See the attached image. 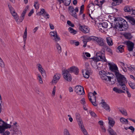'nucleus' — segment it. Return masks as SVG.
<instances>
[{
  "instance_id": "obj_1",
  "label": "nucleus",
  "mask_w": 135,
  "mask_h": 135,
  "mask_svg": "<svg viewBox=\"0 0 135 135\" xmlns=\"http://www.w3.org/2000/svg\"><path fill=\"white\" fill-rule=\"evenodd\" d=\"M114 25L117 28H119L120 31H125L128 28V25L127 22L124 19L119 18L114 22Z\"/></svg>"
},
{
  "instance_id": "obj_2",
  "label": "nucleus",
  "mask_w": 135,
  "mask_h": 135,
  "mask_svg": "<svg viewBox=\"0 0 135 135\" xmlns=\"http://www.w3.org/2000/svg\"><path fill=\"white\" fill-rule=\"evenodd\" d=\"M11 125L8 124L0 119V134L2 135H9L10 132L8 130L5 131V130L11 127Z\"/></svg>"
},
{
  "instance_id": "obj_3",
  "label": "nucleus",
  "mask_w": 135,
  "mask_h": 135,
  "mask_svg": "<svg viewBox=\"0 0 135 135\" xmlns=\"http://www.w3.org/2000/svg\"><path fill=\"white\" fill-rule=\"evenodd\" d=\"M108 124L109 125L108 131L111 135H117L116 133L111 128L114 126L115 122L113 118L110 117H108Z\"/></svg>"
},
{
  "instance_id": "obj_4",
  "label": "nucleus",
  "mask_w": 135,
  "mask_h": 135,
  "mask_svg": "<svg viewBox=\"0 0 135 135\" xmlns=\"http://www.w3.org/2000/svg\"><path fill=\"white\" fill-rule=\"evenodd\" d=\"M85 72L84 70H82V72L84 77L86 78H88L89 77V75L91 74L92 72L89 64L88 62H85Z\"/></svg>"
},
{
  "instance_id": "obj_5",
  "label": "nucleus",
  "mask_w": 135,
  "mask_h": 135,
  "mask_svg": "<svg viewBox=\"0 0 135 135\" xmlns=\"http://www.w3.org/2000/svg\"><path fill=\"white\" fill-rule=\"evenodd\" d=\"M115 75L117 77V81L119 84H123L124 83H127V81L124 76L119 73V72H115Z\"/></svg>"
},
{
  "instance_id": "obj_6",
  "label": "nucleus",
  "mask_w": 135,
  "mask_h": 135,
  "mask_svg": "<svg viewBox=\"0 0 135 135\" xmlns=\"http://www.w3.org/2000/svg\"><path fill=\"white\" fill-rule=\"evenodd\" d=\"M95 61L97 62L101 61L103 62H106L107 60L106 59L104 54L102 53L101 52H99L97 53L96 57L94 59Z\"/></svg>"
},
{
  "instance_id": "obj_7",
  "label": "nucleus",
  "mask_w": 135,
  "mask_h": 135,
  "mask_svg": "<svg viewBox=\"0 0 135 135\" xmlns=\"http://www.w3.org/2000/svg\"><path fill=\"white\" fill-rule=\"evenodd\" d=\"M62 73V75L64 78L68 81H70L72 79L69 71L67 70H64Z\"/></svg>"
},
{
  "instance_id": "obj_8",
  "label": "nucleus",
  "mask_w": 135,
  "mask_h": 135,
  "mask_svg": "<svg viewBox=\"0 0 135 135\" xmlns=\"http://www.w3.org/2000/svg\"><path fill=\"white\" fill-rule=\"evenodd\" d=\"M74 91L79 95H83L85 93L83 87L79 85H77L75 87Z\"/></svg>"
},
{
  "instance_id": "obj_9",
  "label": "nucleus",
  "mask_w": 135,
  "mask_h": 135,
  "mask_svg": "<svg viewBox=\"0 0 135 135\" xmlns=\"http://www.w3.org/2000/svg\"><path fill=\"white\" fill-rule=\"evenodd\" d=\"M69 9L71 15L74 17L77 18L76 12H78L79 11L78 8L76 7L75 9L73 7L70 6L69 7Z\"/></svg>"
},
{
  "instance_id": "obj_10",
  "label": "nucleus",
  "mask_w": 135,
  "mask_h": 135,
  "mask_svg": "<svg viewBox=\"0 0 135 135\" xmlns=\"http://www.w3.org/2000/svg\"><path fill=\"white\" fill-rule=\"evenodd\" d=\"M100 78L104 81H106L109 76H108L107 73L104 70L100 71L99 73Z\"/></svg>"
},
{
  "instance_id": "obj_11",
  "label": "nucleus",
  "mask_w": 135,
  "mask_h": 135,
  "mask_svg": "<svg viewBox=\"0 0 135 135\" xmlns=\"http://www.w3.org/2000/svg\"><path fill=\"white\" fill-rule=\"evenodd\" d=\"M88 97L90 101L92 104L94 106H96L97 105V104L95 103L96 101L95 96L93 95L92 93H89L88 94Z\"/></svg>"
},
{
  "instance_id": "obj_12",
  "label": "nucleus",
  "mask_w": 135,
  "mask_h": 135,
  "mask_svg": "<svg viewBox=\"0 0 135 135\" xmlns=\"http://www.w3.org/2000/svg\"><path fill=\"white\" fill-rule=\"evenodd\" d=\"M108 65L109 67V68L111 71L114 72L115 74V72H118V68L116 65L114 64H112L110 63H108Z\"/></svg>"
},
{
  "instance_id": "obj_13",
  "label": "nucleus",
  "mask_w": 135,
  "mask_h": 135,
  "mask_svg": "<svg viewBox=\"0 0 135 135\" xmlns=\"http://www.w3.org/2000/svg\"><path fill=\"white\" fill-rule=\"evenodd\" d=\"M61 74H55L53 77L51 83L52 84H56L59 81L61 77Z\"/></svg>"
},
{
  "instance_id": "obj_14",
  "label": "nucleus",
  "mask_w": 135,
  "mask_h": 135,
  "mask_svg": "<svg viewBox=\"0 0 135 135\" xmlns=\"http://www.w3.org/2000/svg\"><path fill=\"white\" fill-rule=\"evenodd\" d=\"M95 41L100 46H104L105 45L104 40L101 37H97Z\"/></svg>"
},
{
  "instance_id": "obj_15",
  "label": "nucleus",
  "mask_w": 135,
  "mask_h": 135,
  "mask_svg": "<svg viewBox=\"0 0 135 135\" xmlns=\"http://www.w3.org/2000/svg\"><path fill=\"white\" fill-rule=\"evenodd\" d=\"M79 30L82 31L83 33H86L89 32L90 29L87 26L83 27L80 24H79Z\"/></svg>"
},
{
  "instance_id": "obj_16",
  "label": "nucleus",
  "mask_w": 135,
  "mask_h": 135,
  "mask_svg": "<svg viewBox=\"0 0 135 135\" xmlns=\"http://www.w3.org/2000/svg\"><path fill=\"white\" fill-rule=\"evenodd\" d=\"M11 14L17 24L22 21L23 19L22 18L21 19H20V18H19L18 16L15 11L11 13Z\"/></svg>"
},
{
  "instance_id": "obj_17",
  "label": "nucleus",
  "mask_w": 135,
  "mask_h": 135,
  "mask_svg": "<svg viewBox=\"0 0 135 135\" xmlns=\"http://www.w3.org/2000/svg\"><path fill=\"white\" fill-rule=\"evenodd\" d=\"M70 73L74 72L76 75H78L79 73V69L78 68L75 66H73L70 67L68 70Z\"/></svg>"
},
{
  "instance_id": "obj_18",
  "label": "nucleus",
  "mask_w": 135,
  "mask_h": 135,
  "mask_svg": "<svg viewBox=\"0 0 135 135\" xmlns=\"http://www.w3.org/2000/svg\"><path fill=\"white\" fill-rule=\"evenodd\" d=\"M126 44L127 45L128 50L129 51H132L133 49L134 44L130 41H128L127 42Z\"/></svg>"
},
{
  "instance_id": "obj_19",
  "label": "nucleus",
  "mask_w": 135,
  "mask_h": 135,
  "mask_svg": "<svg viewBox=\"0 0 135 135\" xmlns=\"http://www.w3.org/2000/svg\"><path fill=\"white\" fill-rule=\"evenodd\" d=\"M37 66L38 67L39 71L41 73L42 75L43 76L44 75H45V70L42 68L41 65L40 64H38L37 65Z\"/></svg>"
},
{
  "instance_id": "obj_20",
  "label": "nucleus",
  "mask_w": 135,
  "mask_h": 135,
  "mask_svg": "<svg viewBox=\"0 0 135 135\" xmlns=\"http://www.w3.org/2000/svg\"><path fill=\"white\" fill-rule=\"evenodd\" d=\"M127 19L128 20L129 22L132 25H135V20L134 18L132 17L127 16Z\"/></svg>"
},
{
  "instance_id": "obj_21",
  "label": "nucleus",
  "mask_w": 135,
  "mask_h": 135,
  "mask_svg": "<svg viewBox=\"0 0 135 135\" xmlns=\"http://www.w3.org/2000/svg\"><path fill=\"white\" fill-rule=\"evenodd\" d=\"M113 1L112 3L113 6H117L119 5L123 2L122 0H112Z\"/></svg>"
},
{
  "instance_id": "obj_22",
  "label": "nucleus",
  "mask_w": 135,
  "mask_h": 135,
  "mask_svg": "<svg viewBox=\"0 0 135 135\" xmlns=\"http://www.w3.org/2000/svg\"><path fill=\"white\" fill-rule=\"evenodd\" d=\"M124 46L122 45H120L116 49V51L118 52L122 53L124 51Z\"/></svg>"
},
{
  "instance_id": "obj_23",
  "label": "nucleus",
  "mask_w": 135,
  "mask_h": 135,
  "mask_svg": "<svg viewBox=\"0 0 135 135\" xmlns=\"http://www.w3.org/2000/svg\"><path fill=\"white\" fill-rule=\"evenodd\" d=\"M28 6H27L26 7L21 14V16L20 18V19H21L22 18L23 19L22 21L23 20L25 14L26 13V11L28 10Z\"/></svg>"
},
{
  "instance_id": "obj_24",
  "label": "nucleus",
  "mask_w": 135,
  "mask_h": 135,
  "mask_svg": "<svg viewBox=\"0 0 135 135\" xmlns=\"http://www.w3.org/2000/svg\"><path fill=\"white\" fill-rule=\"evenodd\" d=\"M120 122L123 124H127L128 121L127 119L123 117L120 118Z\"/></svg>"
},
{
  "instance_id": "obj_25",
  "label": "nucleus",
  "mask_w": 135,
  "mask_h": 135,
  "mask_svg": "<svg viewBox=\"0 0 135 135\" xmlns=\"http://www.w3.org/2000/svg\"><path fill=\"white\" fill-rule=\"evenodd\" d=\"M107 42L108 45L109 46H111L113 45V43L112 39L109 37H107Z\"/></svg>"
},
{
  "instance_id": "obj_26",
  "label": "nucleus",
  "mask_w": 135,
  "mask_h": 135,
  "mask_svg": "<svg viewBox=\"0 0 135 135\" xmlns=\"http://www.w3.org/2000/svg\"><path fill=\"white\" fill-rule=\"evenodd\" d=\"M108 80H109V82L111 83V84H113L115 83L116 81V80L114 77H111L110 76H109L108 78Z\"/></svg>"
},
{
  "instance_id": "obj_27",
  "label": "nucleus",
  "mask_w": 135,
  "mask_h": 135,
  "mask_svg": "<svg viewBox=\"0 0 135 135\" xmlns=\"http://www.w3.org/2000/svg\"><path fill=\"white\" fill-rule=\"evenodd\" d=\"M124 36L125 37L128 39H131L132 37L131 34L129 33H126L124 34Z\"/></svg>"
},
{
  "instance_id": "obj_28",
  "label": "nucleus",
  "mask_w": 135,
  "mask_h": 135,
  "mask_svg": "<svg viewBox=\"0 0 135 135\" xmlns=\"http://www.w3.org/2000/svg\"><path fill=\"white\" fill-rule=\"evenodd\" d=\"M132 10V8L128 6H126L124 8V10L125 12H130Z\"/></svg>"
},
{
  "instance_id": "obj_29",
  "label": "nucleus",
  "mask_w": 135,
  "mask_h": 135,
  "mask_svg": "<svg viewBox=\"0 0 135 135\" xmlns=\"http://www.w3.org/2000/svg\"><path fill=\"white\" fill-rule=\"evenodd\" d=\"M97 37L95 36H91L89 37H88L87 38V41H95Z\"/></svg>"
},
{
  "instance_id": "obj_30",
  "label": "nucleus",
  "mask_w": 135,
  "mask_h": 135,
  "mask_svg": "<svg viewBox=\"0 0 135 135\" xmlns=\"http://www.w3.org/2000/svg\"><path fill=\"white\" fill-rule=\"evenodd\" d=\"M56 48L57 50V52L58 53H60L61 51V48L60 45L57 43L56 45Z\"/></svg>"
},
{
  "instance_id": "obj_31",
  "label": "nucleus",
  "mask_w": 135,
  "mask_h": 135,
  "mask_svg": "<svg viewBox=\"0 0 135 135\" xmlns=\"http://www.w3.org/2000/svg\"><path fill=\"white\" fill-rule=\"evenodd\" d=\"M37 75V79L38 80V82L41 84H42L43 83V81L42 80V77L39 74H38Z\"/></svg>"
},
{
  "instance_id": "obj_32",
  "label": "nucleus",
  "mask_w": 135,
  "mask_h": 135,
  "mask_svg": "<svg viewBox=\"0 0 135 135\" xmlns=\"http://www.w3.org/2000/svg\"><path fill=\"white\" fill-rule=\"evenodd\" d=\"M119 110L123 115L125 116L127 115V113L126 110L125 109H119Z\"/></svg>"
},
{
  "instance_id": "obj_33",
  "label": "nucleus",
  "mask_w": 135,
  "mask_h": 135,
  "mask_svg": "<svg viewBox=\"0 0 135 135\" xmlns=\"http://www.w3.org/2000/svg\"><path fill=\"white\" fill-rule=\"evenodd\" d=\"M68 30L73 35L75 34L76 33V31L75 30H74L71 27L69 28Z\"/></svg>"
},
{
  "instance_id": "obj_34",
  "label": "nucleus",
  "mask_w": 135,
  "mask_h": 135,
  "mask_svg": "<svg viewBox=\"0 0 135 135\" xmlns=\"http://www.w3.org/2000/svg\"><path fill=\"white\" fill-rule=\"evenodd\" d=\"M102 107L105 109V110H107L108 112H110V109L109 107V106L107 104H105V105H103Z\"/></svg>"
},
{
  "instance_id": "obj_35",
  "label": "nucleus",
  "mask_w": 135,
  "mask_h": 135,
  "mask_svg": "<svg viewBox=\"0 0 135 135\" xmlns=\"http://www.w3.org/2000/svg\"><path fill=\"white\" fill-rule=\"evenodd\" d=\"M100 27L102 26V28H106L107 27L108 25L107 22H104L102 23L101 25H100Z\"/></svg>"
},
{
  "instance_id": "obj_36",
  "label": "nucleus",
  "mask_w": 135,
  "mask_h": 135,
  "mask_svg": "<svg viewBox=\"0 0 135 135\" xmlns=\"http://www.w3.org/2000/svg\"><path fill=\"white\" fill-rule=\"evenodd\" d=\"M39 4L38 1H36L34 3V6L35 8L37 9H38L39 8Z\"/></svg>"
},
{
  "instance_id": "obj_37",
  "label": "nucleus",
  "mask_w": 135,
  "mask_h": 135,
  "mask_svg": "<svg viewBox=\"0 0 135 135\" xmlns=\"http://www.w3.org/2000/svg\"><path fill=\"white\" fill-rule=\"evenodd\" d=\"M81 130L84 135H89L86 130L84 128V126L80 128Z\"/></svg>"
},
{
  "instance_id": "obj_38",
  "label": "nucleus",
  "mask_w": 135,
  "mask_h": 135,
  "mask_svg": "<svg viewBox=\"0 0 135 135\" xmlns=\"http://www.w3.org/2000/svg\"><path fill=\"white\" fill-rule=\"evenodd\" d=\"M77 121L80 128L84 126L83 123V122L81 119H80L79 120H78Z\"/></svg>"
},
{
  "instance_id": "obj_39",
  "label": "nucleus",
  "mask_w": 135,
  "mask_h": 135,
  "mask_svg": "<svg viewBox=\"0 0 135 135\" xmlns=\"http://www.w3.org/2000/svg\"><path fill=\"white\" fill-rule=\"evenodd\" d=\"M53 40L55 42H58L60 40V37L57 35L53 38Z\"/></svg>"
},
{
  "instance_id": "obj_40",
  "label": "nucleus",
  "mask_w": 135,
  "mask_h": 135,
  "mask_svg": "<svg viewBox=\"0 0 135 135\" xmlns=\"http://www.w3.org/2000/svg\"><path fill=\"white\" fill-rule=\"evenodd\" d=\"M104 47H105V48L106 49V51L109 52L110 54L112 55L113 54L112 51L111 49L110 48L108 47L107 46L105 45L104 46Z\"/></svg>"
},
{
  "instance_id": "obj_41",
  "label": "nucleus",
  "mask_w": 135,
  "mask_h": 135,
  "mask_svg": "<svg viewBox=\"0 0 135 135\" xmlns=\"http://www.w3.org/2000/svg\"><path fill=\"white\" fill-rule=\"evenodd\" d=\"M8 7L11 13L15 11L13 7L9 4H8Z\"/></svg>"
},
{
  "instance_id": "obj_42",
  "label": "nucleus",
  "mask_w": 135,
  "mask_h": 135,
  "mask_svg": "<svg viewBox=\"0 0 135 135\" xmlns=\"http://www.w3.org/2000/svg\"><path fill=\"white\" fill-rule=\"evenodd\" d=\"M126 83H124L123 84L122 83V84H119V85H120L122 87V88L124 90H126V91L127 89H128L127 87H126V86L125 85V84Z\"/></svg>"
},
{
  "instance_id": "obj_43",
  "label": "nucleus",
  "mask_w": 135,
  "mask_h": 135,
  "mask_svg": "<svg viewBox=\"0 0 135 135\" xmlns=\"http://www.w3.org/2000/svg\"><path fill=\"white\" fill-rule=\"evenodd\" d=\"M17 126H11V129L14 132H16L18 129L17 127Z\"/></svg>"
},
{
  "instance_id": "obj_44",
  "label": "nucleus",
  "mask_w": 135,
  "mask_h": 135,
  "mask_svg": "<svg viewBox=\"0 0 135 135\" xmlns=\"http://www.w3.org/2000/svg\"><path fill=\"white\" fill-rule=\"evenodd\" d=\"M64 135H70L68 130L66 128H65L64 131Z\"/></svg>"
},
{
  "instance_id": "obj_45",
  "label": "nucleus",
  "mask_w": 135,
  "mask_h": 135,
  "mask_svg": "<svg viewBox=\"0 0 135 135\" xmlns=\"http://www.w3.org/2000/svg\"><path fill=\"white\" fill-rule=\"evenodd\" d=\"M50 35L53 37V38L57 35V32L55 31L50 32Z\"/></svg>"
},
{
  "instance_id": "obj_46",
  "label": "nucleus",
  "mask_w": 135,
  "mask_h": 135,
  "mask_svg": "<svg viewBox=\"0 0 135 135\" xmlns=\"http://www.w3.org/2000/svg\"><path fill=\"white\" fill-rule=\"evenodd\" d=\"M75 117L77 120L81 119L80 114L78 113H75Z\"/></svg>"
},
{
  "instance_id": "obj_47",
  "label": "nucleus",
  "mask_w": 135,
  "mask_h": 135,
  "mask_svg": "<svg viewBox=\"0 0 135 135\" xmlns=\"http://www.w3.org/2000/svg\"><path fill=\"white\" fill-rule=\"evenodd\" d=\"M71 0H64V4L66 6H68L70 4Z\"/></svg>"
},
{
  "instance_id": "obj_48",
  "label": "nucleus",
  "mask_w": 135,
  "mask_h": 135,
  "mask_svg": "<svg viewBox=\"0 0 135 135\" xmlns=\"http://www.w3.org/2000/svg\"><path fill=\"white\" fill-rule=\"evenodd\" d=\"M45 12V9H41L40 12H39L37 14L39 15H43Z\"/></svg>"
},
{
  "instance_id": "obj_49",
  "label": "nucleus",
  "mask_w": 135,
  "mask_h": 135,
  "mask_svg": "<svg viewBox=\"0 0 135 135\" xmlns=\"http://www.w3.org/2000/svg\"><path fill=\"white\" fill-rule=\"evenodd\" d=\"M0 66L2 68H3L4 66V64L2 60L0 57Z\"/></svg>"
},
{
  "instance_id": "obj_50",
  "label": "nucleus",
  "mask_w": 135,
  "mask_h": 135,
  "mask_svg": "<svg viewBox=\"0 0 135 135\" xmlns=\"http://www.w3.org/2000/svg\"><path fill=\"white\" fill-rule=\"evenodd\" d=\"M129 85L130 87L133 89H134L135 88V84L132 83H129Z\"/></svg>"
},
{
  "instance_id": "obj_51",
  "label": "nucleus",
  "mask_w": 135,
  "mask_h": 135,
  "mask_svg": "<svg viewBox=\"0 0 135 135\" xmlns=\"http://www.w3.org/2000/svg\"><path fill=\"white\" fill-rule=\"evenodd\" d=\"M83 42L84 43V45H83V47H85L86 46L87 44V42L88 41H87V39H84L83 40Z\"/></svg>"
},
{
  "instance_id": "obj_52",
  "label": "nucleus",
  "mask_w": 135,
  "mask_h": 135,
  "mask_svg": "<svg viewBox=\"0 0 135 135\" xmlns=\"http://www.w3.org/2000/svg\"><path fill=\"white\" fill-rule=\"evenodd\" d=\"M27 34H25L24 33L23 36V41L24 42L25 44L26 43V41L27 39Z\"/></svg>"
},
{
  "instance_id": "obj_53",
  "label": "nucleus",
  "mask_w": 135,
  "mask_h": 135,
  "mask_svg": "<svg viewBox=\"0 0 135 135\" xmlns=\"http://www.w3.org/2000/svg\"><path fill=\"white\" fill-rule=\"evenodd\" d=\"M67 23L71 27H74V25L70 21H67Z\"/></svg>"
},
{
  "instance_id": "obj_54",
  "label": "nucleus",
  "mask_w": 135,
  "mask_h": 135,
  "mask_svg": "<svg viewBox=\"0 0 135 135\" xmlns=\"http://www.w3.org/2000/svg\"><path fill=\"white\" fill-rule=\"evenodd\" d=\"M56 90V87L55 86H54V87L53 91L52 92V95L53 96H54L55 95Z\"/></svg>"
},
{
  "instance_id": "obj_55",
  "label": "nucleus",
  "mask_w": 135,
  "mask_h": 135,
  "mask_svg": "<svg viewBox=\"0 0 135 135\" xmlns=\"http://www.w3.org/2000/svg\"><path fill=\"white\" fill-rule=\"evenodd\" d=\"M89 113H90L91 115L94 117H95L97 116L96 114L93 112L90 111Z\"/></svg>"
},
{
  "instance_id": "obj_56",
  "label": "nucleus",
  "mask_w": 135,
  "mask_h": 135,
  "mask_svg": "<svg viewBox=\"0 0 135 135\" xmlns=\"http://www.w3.org/2000/svg\"><path fill=\"white\" fill-rule=\"evenodd\" d=\"M98 0H95L93 3H92V4H93L94 5H97L98 6H99L100 5L98 4Z\"/></svg>"
},
{
  "instance_id": "obj_57",
  "label": "nucleus",
  "mask_w": 135,
  "mask_h": 135,
  "mask_svg": "<svg viewBox=\"0 0 135 135\" xmlns=\"http://www.w3.org/2000/svg\"><path fill=\"white\" fill-rule=\"evenodd\" d=\"M126 91V93L127 94V96H128V97L129 98L131 96V94L130 93L128 89H127V90Z\"/></svg>"
},
{
  "instance_id": "obj_58",
  "label": "nucleus",
  "mask_w": 135,
  "mask_h": 135,
  "mask_svg": "<svg viewBox=\"0 0 135 135\" xmlns=\"http://www.w3.org/2000/svg\"><path fill=\"white\" fill-rule=\"evenodd\" d=\"M113 90L116 92V93H118L119 89H118L116 87H114L113 88Z\"/></svg>"
},
{
  "instance_id": "obj_59",
  "label": "nucleus",
  "mask_w": 135,
  "mask_h": 135,
  "mask_svg": "<svg viewBox=\"0 0 135 135\" xmlns=\"http://www.w3.org/2000/svg\"><path fill=\"white\" fill-rule=\"evenodd\" d=\"M81 103L83 105H84V104L85 103V101L84 98H83L81 99Z\"/></svg>"
},
{
  "instance_id": "obj_60",
  "label": "nucleus",
  "mask_w": 135,
  "mask_h": 135,
  "mask_svg": "<svg viewBox=\"0 0 135 135\" xmlns=\"http://www.w3.org/2000/svg\"><path fill=\"white\" fill-rule=\"evenodd\" d=\"M128 128L131 130L133 132L134 130V128L132 126H130Z\"/></svg>"
},
{
  "instance_id": "obj_61",
  "label": "nucleus",
  "mask_w": 135,
  "mask_h": 135,
  "mask_svg": "<svg viewBox=\"0 0 135 135\" xmlns=\"http://www.w3.org/2000/svg\"><path fill=\"white\" fill-rule=\"evenodd\" d=\"M69 90L70 92H73V89L70 86L69 88Z\"/></svg>"
},
{
  "instance_id": "obj_62",
  "label": "nucleus",
  "mask_w": 135,
  "mask_h": 135,
  "mask_svg": "<svg viewBox=\"0 0 135 135\" xmlns=\"http://www.w3.org/2000/svg\"><path fill=\"white\" fill-rule=\"evenodd\" d=\"M33 13V9H32L31 11L29 13V14H28V16H30L32 15Z\"/></svg>"
},
{
  "instance_id": "obj_63",
  "label": "nucleus",
  "mask_w": 135,
  "mask_h": 135,
  "mask_svg": "<svg viewBox=\"0 0 135 135\" xmlns=\"http://www.w3.org/2000/svg\"><path fill=\"white\" fill-rule=\"evenodd\" d=\"M49 25H50V28L51 29L53 30L54 29V26L52 24L50 23Z\"/></svg>"
},
{
  "instance_id": "obj_64",
  "label": "nucleus",
  "mask_w": 135,
  "mask_h": 135,
  "mask_svg": "<svg viewBox=\"0 0 135 135\" xmlns=\"http://www.w3.org/2000/svg\"><path fill=\"white\" fill-rule=\"evenodd\" d=\"M101 128H102V129L103 130V131L104 132H106V129L104 128V127L102 126H101Z\"/></svg>"
}]
</instances>
